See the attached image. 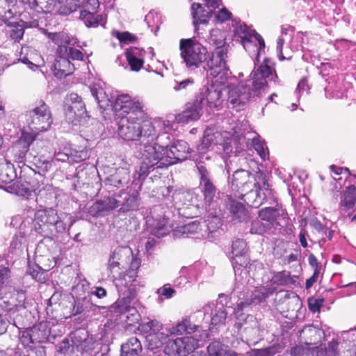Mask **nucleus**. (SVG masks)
<instances>
[{
    "label": "nucleus",
    "mask_w": 356,
    "mask_h": 356,
    "mask_svg": "<svg viewBox=\"0 0 356 356\" xmlns=\"http://www.w3.org/2000/svg\"><path fill=\"white\" fill-rule=\"evenodd\" d=\"M270 63V59L265 58L264 63L258 67H254L250 75V79L241 81L236 86H227L231 74L223 81H221L218 76H211L214 81L211 84L204 85L200 88L193 102L187 103L185 109L176 115L177 122L185 124L198 120L204 105L209 108L220 107L224 101L222 90L226 88H229V103L233 108L240 110L251 97H259L266 91L268 81L280 85L276 72L271 68Z\"/></svg>",
    "instance_id": "1"
},
{
    "label": "nucleus",
    "mask_w": 356,
    "mask_h": 356,
    "mask_svg": "<svg viewBox=\"0 0 356 356\" xmlns=\"http://www.w3.org/2000/svg\"><path fill=\"white\" fill-rule=\"evenodd\" d=\"M117 102L116 110L121 111L118 115L117 134L126 142L138 143L140 147L151 143L156 136L152 120L144 110L143 104L138 100L127 102V97Z\"/></svg>",
    "instance_id": "2"
},
{
    "label": "nucleus",
    "mask_w": 356,
    "mask_h": 356,
    "mask_svg": "<svg viewBox=\"0 0 356 356\" xmlns=\"http://www.w3.org/2000/svg\"><path fill=\"white\" fill-rule=\"evenodd\" d=\"M152 124L155 127L156 137L151 143L145 144L144 147H140V163L138 175V179L141 180H144L150 172L155 170L160 158L165 154L173 139L170 134L166 131L159 132L161 128L166 126L165 121L154 119Z\"/></svg>",
    "instance_id": "3"
},
{
    "label": "nucleus",
    "mask_w": 356,
    "mask_h": 356,
    "mask_svg": "<svg viewBox=\"0 0 356 356\" xmlns=\"http://www.w3.org/2000/svg\"><path fill=\"white\" fill-rule=\"evenodd\" d=\"M75 222L76 218L70 213L58 215L55 209H41L35 213L33 229L43 237L52 238L68 232Z\"/></svg>",
    "instance_id": "4"
},
{
    "label": "nucleus",
    "mask_w": 356,
    "mask_h": 356,
    "mask_svg": "<svg viewBox=\"0 0 356 356\" xmlns=\"http://www.w3.org/2000/svg\"><path fill=\"white\" fill-rule=\"evenodd\" d=\"M208 40L215 49L209 56L205 68L211 76H218L221 81H225L227 76L231 74L227 64L229 46L225 41V33L220 29H213Z\"/></svg>",
    "instance_id": "5"
},
{
    "label": "nucleus",
    "mask_w": 356,
    "mask_h": 356,
    "mask_svg": "<svg viewBox=\"0 0 356 356\" xmlns=\"http://www.w3.org/2000/svg\"><path fill=\"white\" fill-rule=\"evenodd\" d=\"M99 344L96 338L84 330H77L71 332L56 346L57 352L67 355L76 353L90 354Z\"/></svg>",
    "instance_id": "6"
},
{
    "label": "nucleus",
    "mask_w": 356,
    "mask_h": 356,
    "mask_svg": "<svg viewBox=\"0 0 356 356\" xmlns=\"http://www.w3.org/2000/svg\"><path fill=\"white\" fill-rule=\"evenodd\" d=\"M180 56L182 63L191 70L202 67L207 72V76H211L205 68L209 60L207 49L202 44L195 38L181 39L179 41Z\"/></svg>",
    "instance_id": "7"
},
{
    "label": "nucleus",
    "mask_w": 356,
    "mask_h": 356,
    "mask_svg": "<svg viewBox=\"0 0 356 356\" xmlns=\"http://www.w3.org/2000/svg\"><path fill=\"white\" fill-rule=\"evenodd\" d=\"M25 118L31 134H35V137L40 132L48 130L53 123L50 108L43 100L37 102L32 109L27 111Z\"/></svg>",
    "instance_id": "8"
},
{
    "label": "nucleus",
    "mask_w": 356,
    "mask_h": 356,
    "mask_svg": "<svg viewBox=\"0 0 356 356\" xmlns=\"http://www.w3.org/2000/svg\"><path fill=\"white\" fill-rule=\"evenodd\" d=\"M226 175L229 187L234 192L235 196L243 195V193L250 189L254 185L255 175L243 169H237L231 175V168L226 164Z\"/></svg>",
    "instance_id": "9"
},
{
    "label": "nucleus",
    "mask_w": 356,
    "mask_h": 356,
    "mask_svg": "<svg viewBox=\"0 0 356 356\" xmlns=\"http://www.w3.org/2000/svg\"><path fill=\"white\" fill-rule=\"evenodd\" d=\"M190 153L191 148L187 142L181 140H177L170 145L165 152V154L161 159L160 158L159 163L156 164L154 171L159 173V171L163 168L186 160Z\"/></svg>",
    "instance_id": "10"
},
{
    "label": "nucleus",
    "mask_w": 356,
    "mask_h": 356,
    "mask_svg": "<svg viewBox=\"0 0 356 356\" xmlns=\"http://www.w3.org/2000/svg\"><path fill=\"white\" fill-rule=\"evenodd\" d=\"M90 90L102 114H108V111L114 112L115 115L118 114L121 111L116 110V105L120 99L122 101V97H127V102L134 100L129 95H120L115 97L111 94L108 95L105 89L96 85L90 86Z\"/></svg>",
    "instance_id": "11"
},
{
    "label": "nucleus",
    "mask_w": 356,
    "mask_h": 356,
    "mask_svg": "<svg viewBox=\"0 0 356 356\" xmlns=\"http://www.w3.org/2000/svg\"><path fill=\"white\" fill-rule=\"evenodd\" d=\"M131 257L132 250L128 246H118L113 250L107 264L108 276L119 273L121 270H127Z\"/></svg>",
    "instance_id": "12"
},
{
    "label": "nucleus",
    "mask_w": 356,
    "mask_h": 356,
    "mask_svg": "<svg viewBox=\"0 0 356 356\" xmlns=\"http://www.w3.org/2000/svg\"><path fill=\"white\" fill-rule=\"evenodd\" d=\"M35 202L42 209L57 207L59 196V191L49 184H44L42 180H39L37 190L35 191Z\"/></svg>",
    "instance_id": "13"
},
{
    "label": "nucleus",
    "mask_w": 356,
    "mask_h": 356,
    "mask_svg": "<svg viewBox=\"0 0 356 356\" xmlns=\"http://www.w3.org/2000/svg\"><path fill=\"white\" fill-rule=\"evenodd\" d=\"M199 188L206 206L216 209L220 198V191L216 187L212 174L199 175Z\"/></svg>",
    "instance_id": "14"
},
{
    "label": "nucleus",
    "mask_w": 356,
    "mask_h": 356,
    "mask_svg": "<svg viewBox=\"0 0 356 356\" xmlns=\"http://www.w3.org/2000/svg\"><path fill=\"white\" fill-rule=\"evenodd\" d=\"M204 320L212 327H220L225 325L227 312L222 302H211L202 308Z\"/></svg>",
    "instance_id": "15"
},
{
    "label": "nucleus",
    "mask_w": 356,
    "mask_h": 356,
    "mask_svg": "<svg viewBox=\"0 0 356 356\" xmlns=\"http://www.w3.org/2000/svg\"><path fill=\"white\" fill-rule=\"evenodd\" d=\"M194 340L190 337L169 339L164 347L163 353L167 356H186L195 350Z\"/></svg>",
    "instance_id": "16"
},
{
    "label": "nucleus",
    "mask_w": 356,
    "mask_h": 356,
    "mask_svg": "<svg viewBox=\"0 0 356 356\" xmlns=\"http://www.w3.org/2000/svg\"><path fill=\"white\" fill-rule=\"evenodd\" d=\"M258 216L266 223L270 224V227L272 228L284 226L286 225L288 220L286 212L273 207L261 209L259 211Z\"/></svg>",
    "instance_id": "17"
},
{
    "label": "nucleus",
    "mask_w": 356,
    "mask_h": 356,
    "mask_svg": "<svg viewBox=\"0 0 356 356\" xmlns=\"http://www.w3.org/2000/svg\"><path fill=\"white\" fill-rule=\"evenodd\" d=\"M35 134L31 132L22 131L21 136L16 141L13 147L14 161L19 165H24V160L27 152L29 151L30 145L35 140Z\"/></svg>",
    "instance_id": "18"
},
{
    "label": "nucleus",
    "mask_w": 356,
    "mask_h": 356,
    "mask_svg": "<svg viewBox=\"0 0 356 356\" xmlns=\"http://www.w3.org/2000/svg\"><path fill=\"white\" fill-rule=\"evenodd\" d=\"M39 180L38 177H33L31 175L20 177L9 188L17 195L28 198L33 192L35 193Z\"/></svg>",
    "instance_id": "19"
},
{
    "label": "nucleus",
    "mask_w": 356,
    "mask_h": 356,
    "mask_svg": "<svg viewBox=\"0 0 356 356\" xmlns=\"http://www.w3.org/2000/svg\"><path fill=\"white\" fill-rule=\"evenodd\" d=\"M65 113L66 120L74 126L86 123L87 118H89L86 105L80 99L67 106Z\"/></svg>",
    "instance_id": "20"
},
{
    "label": "nucleus",
    "mask_w": 356,
    "mask_h": 356,
    "mask_svg": "<svg viewBox=\"0 0 356 356\" xmlns=\"http://www.w3.org/2000/svg\"><path fill=\"white\" fill-rule=\"evenodd\" d=\"M102 308L92 303L90 294H87L83 297L74 298V304L72 309L73 315H81L83 318H87L91 316L96 312Z\"/></svg>",
    "instance_id": "21"
},
{
    "label": "nucleus",
    "mask_w": 356,
    "mask_h": 356,
    "mask_svg": "<svg viewBox=\"0 0 356 356\" xmlns=\"http://www.w3.org/2000/svg\"><path fill=\"white\" fill-rule=\"evenodd\" d=\"M209 224L207 221H193L181 227L180 232L186 236H192L195 239L209 238Z\"/></svg>",
    "instance_id": "22"
},
{
    "label": "nucleus",
    "mask_w": 356,
    "mask_h": 356,
    "mask_svg": "<svg viewBox=\"0 0 356 356\" xmlns=\"http://www.w3.org/2000/svg\"><path fill=\"white\" fill-rule=\"evenodd\" d=\"M241 44L245 51L252 56H256V60L259 61V57L265 49V42L262 36L254 32L250 38L242 41Z\"/></svg>",
    "instance_id": "23"
},
{
    "label": "nucleus",
    "mask_w": 356,
    "mask_h": 356,
    "mask_svg": "<svg viewBox=\"0 0 356 356\" xmlns=\"http://www.w3.org/2000/svg\"><path fill=\"white\" fill-rule=\"evenodd\" d=\"M124 54L130 67V70L138 72L143 67L145 55L144 49L131 47L126 50Z\"/></svg>",
    "instance_id": "24"
},
{
    "label": "nucleus",
    "mask_w": 356,
    "mask_h": 356,
    "mask_svg": "<svg viewBox=\"0 0 356 356\" xmlns=\"http://www.w3.org/2000/svg\"><path fill=\"white\" fill-rule=\"evenodd\" d=\"M191 11L193 19V24L195 32L198 33L199 26L200 24H208L209 19L213 15V11L205 10L199 3H193L191 5Z\"/></svg>",
    "instance_id": "25"
},
{
    "label": "nucleus",
    "mask_w": 356,
    "mask_h": 356,
    "mask_svg": "<svg viewBox=\"0 0 356 356\" xmlns=\"http://www.w3.org/2000/svg\"><path fill=\"white\" fill-rule=\"evenodd\" d=\"M213 155L212 152L201 151H197V153L193 155V161L198 172V176L212 174L211 163Z\"/></svg>",
    "instance_id": "26"
},
{
    "label": "nucleus",
    "mask_w": 356,
    "mask_h": 356,
    "mask_svg": "<svg viewBox=\"0 0 356 356\" xmlns=\"http://www.w3.org/2000/svg\"><path fill=\"white\" fill-rule=\"evenodd\" d=\"M118 207L119 201L112 197H106L94 203L90 212L93 216H102Z\"/></svg>",
    "instance_id": "27"
},
{
    "label": "nucleus",
    "mask_w": 356,
    "mask_h": 356,
    "mask_svg": "<svg viewBox=\"0 0 356 356\" xmlns=\"http://www.w3.org/2000/svg\"><path fill=\"white\" fill-rule=\"evenodd\" d=\"M52 69L55 76L61 79L71 74L74 70V67L67 56L57 54Z\"/></svg>",
    "instance_id": "28"
},
{
    "label": "nucleus",
    "mask_w": 356,
    "mask_h": 356,
    "mask_svg": "<svg viewBox=\"0 0 356 356\" xmlns=\"http://www.w3.org/2000/svg\"><path fill=\"white\" fill-rule=\"evenodd\" d=\"M276 291L273 286L257 287L252 291L250 298L243 301L248 306L252 304H258L264 302Z\"/></svg>",
    "instance_id": "29"
},
{
    "label": "nucleus",
    "mask_w": 356,
    "mask_h": 356,
    "mask_svg": "<svg viewBox=\"0 0 356 356\" xmlns=\"http://www.w3.org/2000/svg\"><path fill=\"white\" fill-rule=\"evenodd\" d=\"M51 160L49 161L44 158V156H35L33 162V166L29 167V169L33 172V177H38L40 180H43L45 174L50 170L52 166Z\"/></svg>",
    "instance_id": "30"
},
{
    "label": "nucleus",
    "mask_w": 356,
    "mask_h": 356,
    "mask_svg": "<svg viewBox=\"0 0 356 356\" xmlns=\"http://www.w3.org/2000/svg\"><path fill=\"white\" fill-rule=\"evenodd\" d=\"M227 207L234 220L243 222L248 218V211L242 203L232 198H228Z\"/></svg>",
    "instance_id": "31"
},
{
    "label": "nucleus",
    "mask_w": 356,
    "mask_h": 356,
    "mask_svg": "<svg viewBox=\"0 0 356 356\" xmlns=\"http://www.w3.org/2000/svg\"><path fill=\"white\" fill-rule=\"evenodd\" d=\"M129 172L125 169H121L108 177L104 180V184L108 187L114 186L119 188L126 186L129 183Z\"/></svg>",
    "instance_id": "32"
},
{
    "label": "nucleus",
    "mask_w": 356,
    "mask_h": 356,
    "mask_svg": "<svg viewBox=\"0 0 356 356\" xmlns=\"http://www.w3.org/2000/svg\"><path fill=\"white\" fill-rule=\"evenodd\" d=\"M169 217L164 213L163 216L158 215L154 218L152 234L157 238L163 237L170 231V227L168 225Z\"/></svg>",
    "instance_id": "33"
},
{
    "label": "nucleus",
    "mask_w": 356,
    "mask_h": 356,
    "mask_svg": "<svg viewBox=\"0 0 356 356\" xmlns=\"http://www.w3.org/2000/svg\"><path fill=\"white\" fill-rule=\"evenodd\" d=\"M218 132H213L210 129H206L200 144L197 146V151L210 152L213 145L218 144L216 138L219 136Z\"/></svg>",
    "instance_id": "34"
},
{
    "label": "nucleus",
    "mask_w": 356,
    "mask_h": 356,
    "mask_svg": "<svg viewBox=\"0 0 356 356\" xmlns=\"http://www.w3.org/2000/svg\"><path fill=\"white\" fill-rule=\"evenodd\" d=\"M17 177L14 165L5 159H2L0 163V181L3 184H10Z\"/></svg>",
    "instance_id": "35"
},
{
    "label": "nucleus",
    "mask_w": 356,
    "mask_h": 356,
    "mask_svg": "<svg viewBox=\"0 0 356 356\" xmlns=\"http://www.w3.org/2000/svg\"><path fill=\"white\" fill-rule=\"evenodd\" d=\"M340 205L346 211L356 209V187L354 185L346 187L341 197Z\"/></svg>",
    "instance_id": "36"
},
{
    "label": "nucleus",
    "mask_w": 356,
    "mask_h": 356,
    "mask_svg": "<svg viewBox=\"0 0 356 356\" xmlns=\"http://www.w3.org/2000/svg\"><path fill=\"white\" fill-rule=\"evenodd\" d=\"M31 330L34 343H42L49 340L51 332L47 323L41 322L34 325Z\"/></svg>",
    "instance_id": "37"
},
{
    "label": "nucleus",
    "mask_w": 356,
    "mask_h": 356,
    "mask_svg": "<svg viewBox=\"0 0 356 356\" xmlns=\"http://www.w3.org/2000/svg\"><path fill=\"white\" fill-rule=\"evenodd\" d=\"M141 351V343L135 337L129 338L121 346V356H137Z\"/></svg>",
    "instance_id": "38"
},
{
    "label": "nucleus",
    "mask_w": 356,
    "mask_h": 356,
    "mask_svg": "<svg viewBox=\"0 0 356 356\" xmlns=\"http://www.w3.org/2000/svg\"><path fill=\"white\" fill-rule=\"evenodd\" d=\"M271 278L272 285L286 286L295 284L296 282V276H291V272L282 270L279 272H273Z\"/></svg>",
    "instance_id": "39"
},
{
    "label": "nucleus",
    "mask_w": 356,
    "mask_h": 356,
    "mask_svg": "<svg viewBox=\"0 0 356 356\" xmlns=\"http://www.w3.org/2000/svg\"><path fill=\"white\" fill-rule=\"evenodd\" d=\"M79 18L83 22L87 27L96 28L99 25L105 26L106 20L103 15L93 14L89 12L80 11Z\"/></svg>",
    "instance_id": "40"
},
{
    "label": "nucleus",
    "mask_w": 356,
    "mask_h": 356,
    "mask_svg": "<svg viewBox=\"0 0 356 356\" xmlns=\"http://www.w3.org/2000/svg\"><path fill=\"white\" fill-rule=\"evenodd\" d=\"M304 334L310 343H318L324 337V331L312 325H305L300 331V334Z\"/></svg>",
    "instance_id": "41"
},
{
    "label": "nucleus",
    "mask_w": 356,
    "mask_h": 356,
    "mask_svg": "<svg viewBox=\"0 0 356 356\" xmlns=\"http://www.w3.org/2000/svg\"><path fill=\"white\" fill-rule=\"evenodd\" d=\"M236 197L243 199L244 202L251 207L258 208L262 204L261 191L257 188L253 190L250 188V189L243 193V195L241 196L237 195Z\"/></svg>",
    "instance_id": "42"
},
{
    "label": "nucleus",
    "mask_w": 356,
    "mask_h": 356,
    "mask_svg": "<svg viewBox=\"0 0 356 356\" xmlns=\"http://www.w3.org/2000/svg\"><path fill=\"white\" fill-rule=\"evenodd\" d=\"M90 284L86 280L82 274H77L74 281V285L72 288V291L75 296V298L83 297L86 293L89 294Z\"/></svg>",
    "instance_id": "43"
},
{
    "label": "nucleus",
    "mask_w": 356,
    "mask_h": 356,
    "mask_svg": "<svg viewBox=\"0 0 356 356\" xmlns=\"http://www.w3.org/2000/svg\"><path fill=\"white\" fill-rule=\"evenodd\" d=\"M122 301L124 302V312L122 314V316L125 318V321L127 325L130 326L134 325L136 323L139 322L140 319V315L136 308L127 305L126 300L124 298L121 300H118L117 303L120 305Z\"/></svg>",
    "instance_id": "44"
},
{
    "label": "nucleus",
    "mask_w": 356,
    "mask_h": 356,
    "mask_svg": "<svg viewBox=\"0 0 356 356\" xmlns=\"http://www.w3.org/2000/svg\"><path fill=\"white\" fill-rule=\"evenodd\" d=\"M222 146L224 153L229 157L237 156L243 150V145L235 138H227L222 144Z\"/></svg>",
    "instance_id": "45"
},
{
    "label": "nucleus",
    "mask_w": 356,
    "mask_h": 356,
    "mask_svg": "<svg viewBox=\"0 0 356 356\" xmlns=\"http://www.w3.org/2000/svg\"><path fill=\"white\" fill-rule=\"evenodd\" d=\"M49 270V268H42L38 264L29 263L26 272L37 282L44 283L47 280V271Z\"/></svg>",
    "instance_id": "46"
},
{
    "label": "nucleus",
    "mask_w": 356,
    "mask_h": 356,
    "mask_svg": "<svg viewBox=\"0 0 356 356\" xmlns=\"http://www.w3.org/2000/svg\"><path fill=\"white\" fill-rule=\"evenodd\" d=\"M246 243L244 240L238 238L233 241L232 245V253L233 254V259L235 263L243 266L241 263L243 255L246 252Z\"/></svg>",
    "instance_id": "47"
},
{
    "label": "nucleus",
    "mask_w": 356,
    "mask_h": 356,
    "mask_svg": "<svg viewBox=\"0 0 356 356\" xmlns=\"http://www.w3.org/2000/svg\"><path fill=\"white\" fill-rule=\"evenodd\" d=\"M8 28V37L14 42H19L24 34V22L10 23Z\"/></svg>",
    "instance_id": "48"
},
{
    "label": "nucleus",
    "mask_w": 356,
    "mask_h": 356,
    "mask_svg": "<svg viewBox=\"0 0 356 356\" xmlns=\"http://www.w3.org/2000/svg\"><path fill=\"white\" fill-rule=\"evenodd\" d=\"M49 38L58 45L57 49L60 47H66L67 45H74L75 42L70 38L68 34L65 32L50 33Z\"/></svg>",
    "instance_id": "49"
},
{
    "label": "nucleus",
    "mask_w": 356,
    "mask_h": 356,
    "mask_svg": "<svg viewBox=\"0 0 356 356\" xmlns=\"http://www.w3.org/2000/svg\"><path fill=\"white\" fill-rule=\"evenodd\" d=\"M139 194L138 192H135L131 195L124 197V202L121 204L120 211L122 213H127L130 211L137 210L139 207Z\"/></svg>",
    "instance_id": "50"
},
{
    "label": "nucleus",
    "mask_w": 356,
    "mask_h": 356,
    "mask_svg": "<svg viewBox=\"0 0 356 356\" xmlns=\"http://www.w3.org/2000/svg\"><path fill=\"white\" fill-rule=\"evenodd\" d=\"M235 37H238L241 39V42L248 38H250L254 32H257L254 29H251L245 23H242L241 21L236 22L233 25Z\"/></svg>",
    "instance_id": "51"
},
{
    "label": "nucleus",
    "mask_w": 356,
    "mask_h": 356,
    "mask_svg": "<svg viewBox=\"0 0 356 356\" xmlns=\"http://www.w3.org/2000/svg\"><path fill=\"white\" fill-rule=\"evenodd\" d=\"M56 53L59 55L67 56L70 60H82L83 59V52L77 49H74L71 47V45H67L66 47L57 49Z\"/></svg>",
    "instance_id": "52"
},
{
    "label": "nucleus",
    "mask_w": 356,
    "mask_h": 356,
    "mask_svg": "<svg viewBox=\"0 0 356 356\" xmlns=\"http://www.w3.org/2000/svg\"><path fill=\"white\" fill-rule=\"evenodd\" d=\"M20 307L17 306H15L11 307L6 311H4L2 314L4 316L6 321L8 325H13L17 328H20L19 327V321L22 318V316L19 314V309Z\"/></svg>",
    "instance_id": "53"
},
{
    "label": "nucleus",
    "mask_w": 356,
    "mask_h": 356,
    "mask_svg": "<svg viewBox=\"0 0 356 356\" xmlns=\"http://www.w3.org/2000/svg\"><path fill=\"white\" fill-rule=\"evenodd\" d=\"M15 6L13 0H0V19L7 22L14 17L11 7Z\"/></svg>",
    "instance_id": "54"
},
{
    "label": "nucleus",
    "mask_w": 356,
    "mask_h": 356,
    "mask_svg": "<svg viewBox=\"0 0 356 356\" xmlns=\"http://www.w3.org/2000/svg\"><path fill=\"white\" fill-rule=\"evenodd\" d=\"M197 328V325L193 324L189 318H186L178 323L175 329L177 334H184L194 333Z\"/></svg>",
    "instance_id": "55"
},
{
    "label": "nucleus",
    "mask_w": 356,
    "mask_h": 356,
    "mask_svg": "<svg viewBox=\"0 0 356 356\" xmlns=\"http://www.w3.org/2000/svg\"><path fill=\"white\" fill-rule=\"evenodd\" d=\"M271 229L272 227H270V224L266 223L260 218L252 221L250 232L252 234L262 235L270 232Z\"/></svg>",
    "instance_id": "56"
},
{
    "label": "nucleus",
    "mask_w": 356,
    "mask_h": 356,
    "mask_svg": "<svg viewBox=\"0 0 356 356\" xmlns=\"http://www.w3.org/2000/svg\"><path fill=\"white\" fill-rule=\"evenodd\" d=\"M290 354L292 356H316V347H310L308 343L305 346H296L291 348Z\"/></svg>",
    "instance_id": "57"
},
{
    "label": "nucleus",
    "mask_w": 356,
    "mask_h": 356,
    "mask_svg": "<svg viewBox=\"0 0 356 356\" xmlns=\"http://www.w3.org/2000/svg\"><path fill=\"white\" fill-rule=\"evenodd\" d=\"M84 159L81 156H74L72 152L70 154L67 152H55L53 158L51 159L52 164L55 163L56 161L60 162H79Z\"/></svg>",
    "instance_id": "58"
},
{
    "label": "nucleus",
    "mask_w": 356,
    "mask_h": 356,
    "mask_svg": "<svg viewBox=\"0 0 356 356\" xmlns=\"http://www.w3.org/2000/svg\"><path fill=\"white\" fill-rule=\"evenodd\" d=\"M254 181L253 186L255 187L258 191H266L267 190L273 189L271 186L268 184L266 178V175L261 171L257 172Z\"/></svg>",
    "instance_id": "59"
},
{
    "label": "nucleus",
    "mask_w": 356,
    "mask_h": 356,
    "mask_svg": "<svg viewBox=\"0 0 356 356\" xmlns=\"http://www.w3.org/2000/svg\"><path fill=\"white\" fill-rule=\"evenodd\" d=\"M11 276L9 263L7 259L0 256V290Z\"/></svg>",
    "instance_id": "60"
},
{
    "label": "nucleus",
    "mask_w": 356,
    "mask_h": 356,
    "mask_svg": "<svg viewBox=\"0 0 356 356\" xmlns=\"http://www.w3.org/2000/svg\"><path fill=\"white\" fill-rule=\"evenodd\" d=\"M252 145L262 160L265 161L268 159L269 151L264 140H261L259 137H255L252 139Z\"/></svg>",
    "instance_id": "61"
},
{
    "label": "nucleus",
    "mask_w": 356,
    "mask_h": 356,
    "mask_svg": "<svg viewBox=\"0 0 356 356\" xmlns=\"http://www.w3.org/2000/svg\"><path fill=\"white\" fill-rule=\"evenodd\" d=\"M56 0H33L30 1L32 8L37 11H42L44 13L50 12L54 6Z\"/></svg>",
    "instance_id": "62"
},
{
    "label": "nucleus",
    "mask_w": 356,
    "mask_h": 356,
    "mask_svg": "<svg viewBox=\"0 0 356 356\" xmlns=\"http://www.w3.org/2000/svg\"><path fill=\"white\" fill-rule=\"evenodd\" d=\"M226 348L218 341H214L208 346L207 351L209 356H225Z\"/></svg>",
    "instance_id": "63"
},
{
    "label": "nucleus",
    "mask_w": 356,
    "mask_h": 356,
    "mask_svg": "<svg viewBox=\"0 0 356 356\" xmlns=\"http://www.w3.org/2000/svg\"><path fill=\"white\" fill-rule=\"evenodd\" d=\"M339 343L337 341L329 342L327 348L318 350L316 347V356H337V348Z\"/></svg>",
    "instance_id": "64"
}]
</instances>
